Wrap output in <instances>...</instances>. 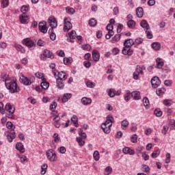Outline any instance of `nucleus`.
<instances>
[{
  "mask_svg": "<svg viewBox=\"0 0 175 175\" xmlns=\"http://www.w3.org/2000/svg\"><path fill=\"white\" fill-rule=\"evenodd\" d=\"M69 38H70L67 39L68 42H70L71 43H73V42H75L73 40L76 39V31L74 30L72 31L70 33Z\"/></svg>",
  "mask_w": 175,
  "mask_h": 175,
  "instance_id": "26",
  "label": "nucleus"
},
{
  "mask_svg": "<svg viewBox=\"0 0 175 175\" xmlns=\"http://www.w3.org/2000/svg\"><path fill=\"white\" fill-rule=\"evenodd\" d=\"M135 44V42L132 39L126 40L124 42V46L125 47H132Z\"/></svg>",
  "mask_w": 175,
  "mask_h": 175,
  "instance_id": "22",
  "label": "nucleus"
},
{
  "mask_svg": "<svg viewBox=\"0 0 175 175\" xmlns=\"http://www.w3.org/2000/svg\"><path fill=\"white\" fill-rule=\"evenodd\" d=\"M113 122H114V118H113V116L109 115L108 116H107V120H106L105 122L103 123L102 125L113 126Z\"/></svg>",
  "mask_w": 175,
  "mask_h": 175,
  "instance_id": "11",
  "label": "nucleus"
},
{
  "mask_svg": "<svg viewBox=\"0 0 175 175\" xmlns=\"http://www.w3.org/2000/svg\"><path fill=\"white\" fill-rule=\"evenodd\" d=\"M122 54L124 55H132L133 54V51L131 49L129 46H124V49L122 51Z\"/></svg>",
  "mask_w": 175,
  "mask_h": 175,
  "instance_id": "15",
  "label": "nucleus"
},
{
  "mask_svg": "<svg viewBox=\"0 0 175 175\" xmlns=\"http://www.w3.org/2000/svg\"><path fill=\"white\" fill-rule=\"evenodd\" d=\"M129 125V122H128V120H124L121 122V128L123 131H125V129L128 128Z\"/></svg>",
  "mask_w": 175,
  "mask_h": 175,
  "instance_id": "30",
  "label": "nucleus"
},
{
  "mask_svg": "<svg viewBox=\"0 0 175 175\" xmlns=\"http://www.w3.org/2000/svg\"><path fill=\"white\" fill-rule=\"evenodd\" d=\"M36 77H37V79H42V80H44V74L40 72H38L35 74Z\"/></svg>",
  "mask_w": 175,
  "mask_h": 175,
  "instance_id": "48",
  "label": "nucleus"
},
{
  "mask_svg": "<svg viewBox=\"0 0 175 175\" xmlns=\"http://www.w3.org/2000/svg\"><path fill=\"white\" fill-rule=\"evenodd\" d=\"M14 47H15V49H16L17 51H21L23 54H24V53H25V49H24V47H23V46H21L20 44H15Z\"/></svg>",
  "mask_w": 175,
  "mask_h": 175,
  "instance_id": "33",
  "label": "nucleus"
},
{
  "mask_svg": "<svg viewBox=\"0 0 175 175\" xmlns=\"http://www.w3.org/2000/svg\"><path fill=\"white\" fill-rule=\"evenodd\" d=\"M71 121H72V122H73V124H76V122H77V121H79V119L77 118V116L76 115H74L71 118Z\"/></svg>",
  "mask_w": 175,
  "mask_h": 175,
  "instance_id": "62",
  "label": "nucleus"
},
{
  "mask_svg": "<svg viewBox=\"0 0 175 175\" xmlns=\"http://www.w3.org/2000/svg\"><path fill=\"white\" fill-rule=\"evenodd\" d=\"M39 29L42 33H47V26H46V22L42 21L38 24Z\"/></svg>",
  "mask_w": 175,
  "mask_h": 175,
  "instance_id": "12",
  "label": "nucleus"
},
{
  "mask_svg": "<svg viewBox=\"0 0 175 175\" xmlns=\"http://www.w3.org/2000/svg\"><path fill=\"white\" fill-rule=\"evenodd\" d=\"M131 93L129 90L126 91V94L124 96V100H126V102H129V100H131Z\"/></svg>",
  "mask_w": 175,
  "mask_h": 175,
  "instance_id": "44",
  "label": "nucleus"
},
{
  "mask_svg": "<svg viewBox=\"0 0 175 175\" xmlns=\"http://www.w3.org/2000/svg\"><path fill=\"white\" fill-rule=\"evenodd\" d=\"M7 138L10 143L13 142V139H16V132H14V130H12L10 133H8Z\"/></svg>",
  "mask_w": 175,
  "mask_h": 175,
  "instance_id": "14",
  "label": "nucleus"
},
{
  "mask_svg": "<svg viewBox=\"0 0 175 175\" xmlns=\"http://www.w3.org/2000/svg\"><path fill=\"white\" fill-rule=\"evenodd\" d=\"M50 68L51 69H52V73H53V76L55 79H57V72H58V70L55 69V64L54 63L51 64Z\"/></svg>",
  "mask_w": 175,
  "mask_h": 175,
  "instance_id": "29",
  "label": "nucleus"
},
{
  "mask_svg": "<svg viewBox=\"0 0 175 175\" xmlns=\"http://www.w3.org/2000/svg\"><path fill=\"white\" fill-rule=\"evenodd\" d=\"M72 98V94L70 93H66L64 94L63 98H62V103H66Z\"/></svg>",
  "mask_w": 175,
  "mask_h": 175,
  "instance_id": "23",
  "label": "nucleus"
},
{
  "mask_svg": "<svg viewBox=\"0 0 175 175\" xmlns=\"http://www.w3.org/2000/svg\"><path fill=\"white\" fill-rule=\"evenodd\" d=\"M72 23H70V18H64V31L66 32L70 29H72Z\"/></svg>",
  "mask_w": 175,
  "mask_h": 175,
  "instance_id": "7",
  "label": "nucleus"
},
{
  "mask_svg": "<svg viewBox=\"0 0 175 175\" xmlns=\"http://www.w3.org/2000/svg\"><path fill=\"white\" fill-rule=\"evenodd\" d=\"M78 132L81 139H87V134L85 133H83V129H79Z\"/></svg>",
  "mask_w": 175,
  "mask_h": 175,
  "instance_id": "35",
  "label": "nucleus"
},
{
  "mask_svg": "<svg viewBox=\"0 0 175 175\" xmlns=\"http://www.w3.org/2000/svg\"><path fill=\"white\" fill-rule=\"evenodd\" d=\"M93 158L94 161H99L100 156L99 155V152L98 150L94 151L93 154Z\"/></svg>",
  "mask_w": 175,
  "mask_h": 175,
  "instance_id": "41",
  "label": "nucleus"
},
{
  "mask_svg": "<svg viewBox=\"0 0 175 175\" xmlns=\"http://www.w3.org/2000/svg\"><path fill=\"white\" fill-rule=\"evenodd\" d=\"M49 33H51L50 38L51 40H55V38H57V36L55 35V33L53 32V30L51 31V29L49 30Z\"/></svg>",
  "mask_w": 175,
  "mask_h": 175,
  "instance_id": "49",
  "label": "nucleus"
},
{
  "mask_svg": "<svg viewBox=\"0 0 175 175\" xmlns=\"http://www.w3.org/2000/svg\"><path fill=\"white\" fill-rule=\"evenodd\" d=\"M108 95L110 96V98H114V96H116V90L110 89L108 91Z\"/></svg>",
  "mask_w": 175,
  "mask_h": 175,
  "instance_id": "46",
  "label": "nucleus"
},
{
  "mask_svg": "<svg viewBox=\"0 0 175 175\" xmlns=\"http://www.w3.org/2000/svg\"><path fill=\"white\" fill-rule=\"evenodd\" d=\"M92 57H93L94 61H95L96 62H98V61H99V58L100 57L99 55V52H98V51H96V50L93 51Z\"/></svg>",
  "mask_w": 175,
  "mask_h": 175,
  "instance_id": "24",
  "label": "nucleus"
},
{
  "mask_svg": "<svg viewBox=\"0 0 175 175\" xmlns=\"http://www.w3.org/2000/svg\"><path fill=\"white\" fill-rule=\"evenodd\" d=\"M145 32L146 33V36H147L148 39H152V33H151L150 29L148 30H145Z\"/></svg>",
  "mask_w": 175,
  "mask_h": 175,
  "instance_id": "56",
  "label": "nucleus"
},
{
  "mask_svg": "<svg viewBox=\"0 0 175 175\" xmlns=\"http://www.w3.org/2000/svg\"><path fill=\"white\" fill-rule=\"evenodd\" d=\"M40 85H41V88H42V90H47L49 88V87H50V83H49V82L42 81Z\"/></svg>",
  "mask_w": 175,
  "mask_h": 175,
  "instance_id": "38",
  "label": "nucleus"
},
{
  "mask_svg": "<svg viewBox=\"0 0 175 175\" xmlns=\"http://www.w3.org/2000/svg\"><path fill=\"white\" fill-rule=\"evenodd\" d=\"M142 154L144 161H148V159H150V156L147 154V152H144Z\"/></svg>",
  "mask_w": 175,
  "mask_h": 175,
  "instance_id": "57",
  "label": "nucleus"
},
{
  "mask_svg": "<svg viewBox=\"0 0 175 175\" xmlns=\"http://www.w3.org/2000/svg\"><path fill=\"white\" fill-rule=\"evenodd\" d=\"M2 8H8L9 6V0H2L1 1Z\"/></svg>",
  "mask_w": 175,
  "mask_h": 175,
  "instance_id": "54",
  "label": "nucleus"
},
{
  "mask_svg": "<svg viewBox=\"0 0 175 175\" xmlns=\"http://www.w3.org/2000/svg\"><path fill=\"white\" fill-rule=\"evenodd\" d=\"M165 92H166V89H165L164 88H158L156 90V94L157 95H158V96H161V95H163Z\"/></svg>",
  "mask_w": 175,
  "mask_h": 175,
  "instance_id": "31",
  "label": "nucleus"
},
{
  "mask_svg": "<svg viewBox=\"0 0 175 175\" xmlns=\"http://www.w3.org/2000/svg\"><path fill=\"white\" fill-rule=\"evenodd\" d=\"M65 81L62 79H56V84L59 90H64V87H65V84L64 83Z\"/></svg>",
  "mask_w": 175,
  "mask_h": 175,
  "instance_id": "20",
  "label": "nucleus"
},
{
  "mask_svg": "<svg viewBox=\"0 0 175 175\" xmlns=\"http://www.w3.org/2000/svg\"><path fill=\"white\" fill-rule=\"evenodd\" d=\"M44 54L46 55V58H54V54H53L51 53V51L47 50V49H45L44 51Z\"/></svg>",
  "mask_w": 175,
  "mask_h": 175,
  "instance_id": "32",
  "label": "nucleus"
},
{
  "mask_svg": "<svg viewBox=\"0 0 175 175\" xmlns=\"http://www.w3.org/2000/svg\"><path fill=\"white\" fill-rule=\"evenodd\" d=\"M22 43L25 46H27V47H28V49H29V50H35V47H36V44L35 43V42L31 40V39L29 38L23 39L22 40Z\"/></svg>",
  "mask_w": 175,
  "mask_h": 175,
  "instance_id": "4",
  "label": "nucleus"
},
{
  "mask_svg": "<svg viewBox=\"0 0 175 175\" xmlns=\"http://www.w3.org/2000/svg\"><path fill=\"white\" fill-rule=\"evenodd\" d=\"M66 13H68V14H75V9L72 8L67 7L66 8Z\"/></svg>",
  "mask_w": 175,
  "mask_h": 175,
  "instance_id": "51",
  "label": "nucleus"
},
{
  "mask_svg": "<svg viewBox=\"0 0 175 175\" xmlns=\"http://www.w3.org/2000/svg\"><path fill=\"white\" fill-rule=\"evenodd\" d=\"M70 61H72L70 57H64V64H65V65H68V64H70Z\"/></svg>",
  "mask_w": 175,
  "mask_h": 175,
  "instance_id": "61",
  "label": "nucleus"
},
{
  "mask_svg": "<svg viewBox=\"0 0 175 175\" xmlns=\"http://www.w3.org/2000/svg\"><path fill=\"white\" fill-rule=\"evenodd\" d=\"M89 25H90V27H95V25H96V20L94 18L90 19L89 21Z\"/></svg>",
  "mask_w": 175,
  "mask_h": 175,
  "instance_id": "55",
  "label": "nucleus"
},
{
  "mask_svg": "<svg viewBox=\"0 0 175 175\" xmlns=\"http://www.w3.org/2000/svg\"><path fill=\"white\" fill-rule=\"evenodd\" d=\"M143 103L145 107H147L150 105V100H148V98L144 97L143 99Z\"/></svg>",
  "mask_w": 175,
  "mask_h": 175,
  "instance_id": "58",
  "label": "nucleus"
},
{
  "mask_svg": "<svg viewBox=\"0 0 175 175\" xmlns=\"http://www.w3.org/2000/svg\"><path fill=\"white\" fill-rule=\"evenodd\" d=\"M148 6H154L155 5V0H149L148 1Z\"/></svg>",
  "mask_w": 175,
  "mask_h": 175,
  "instance_id": "64",
  "label": "nucleus"
},
{
  "mask_svg": "<svg viewBox=\"0 0 175 175\" xmlns=\"http://www.w3.org/2000/svg\"><path fill=\"white\" fill-rule=\"evenodd\" d=\"M154 113L157 117H162V111H161V109H156Z\"/></svg>",
  "mask_w": 175,
  "mask_h": 175,
  "instance_id": "47",
  "label": "nucleus"
},
{
  "mask_svg": "<svg viewBox=\"0 0 175 175\" xmlns=\"http://www.w3.org/2000/svg\"><path fill=\"white\" fill-rule=\"evenodd\" d=\"M163 105L165 106H172V100L165 99L163 100Z\"/></svg>",
  "mask_w": 175,
  "mask_h": 175,
  "instance_id": "60",
  "label": "nucleus"
},
{
  "mask_svg": "<svg viewBox=\"0 0 175 175\" xmlns=\"http://www.w3.org/2000/svg\"><path fill=\"white\" fill-rule=\"evenodd\" d=\"M81 103L84 105L85 106H87L88 105H91L92 103V100L90 98L83 97L81 98Z\"/></svg>",
  "mask_w": 175,
  "mask_h": 175,
  "instance_id": "19",
  "label": "nucleus"
},
{
  "mask_svg": "<svg viewBox=\"0 0 175 175\" xmlns=\"http://www.w3.org/2000/svg\"><path fill=\"white\" fill-rule=\"evenodd\" d=\"M57 74H56V77L57 79H61V80H63V81H65L66 80V79H68V75H66V73L64 71H61V72H57Z\"/></svg>",
  "mask_w": 175,
  "mask_h": 175,
  "instance_id": "13",
  "label": "nucleus"
},
{
  "mask_svg": "<svg viewBox=\"0 0 175 175\" xmlns=\"http://www.w3.org/2000/svg\"><path fill=\"white\" fill-rule=\"evenodd\" d=\"M47 167H49V165H47V164H43L42 166H41V169H42V171H41V174L42 175H44L46 174V172H47Z\"/></svg>",
  "mask_w": 175,
  "mask_h": 175,
  "instance_id": "39",
  "label": "nucleus"
},
{
  "mask_svg": "<svg viewBox=\"0 0 175 175\" xmlns=\"http://www.w3.org/2000/svg\"><path fill=\"white\" fill-rule=\"evenodd\" d=\"M77 142L79 144V146H80L81 147H83V146L85 144V142L83 141V139H81V137H77Z\"/></svg>",
  "mask_w": 175,
  "mask_h": 175,
  "instance_id": "42",
  "label": "nucleus"
},
{
  "mask_svg": "<svg viewBox=\"0 0 175 175\" xmlns=\"http://www.w3.org/2000/svg\"><path fill=\"white\" fill-rule=\"evenodd\" d=\"M3 81H5L6 89L9 90L12 94H15V92H20V88L17 87V83L12 79V78L5 77V78H3Z\"/></svg>",
  "mask_w": 175,
  "mask_h": 175,
  "instance_id": "1",
  "label": "nucleus"
},
{
  "mask_svg": "<svg viewBox=\"0 0 175 175\" xmlns=\"http://www.w3.org/2000/svg\"><path fill=\"white\" fill-rule=\"evenodd\" d=\"M6 127L8 129H12V131H14L16 129V126H13V123L12 122H8L6 123Z\"/></svg>",
  "mask_w": 175,
  "mask_h": 175,
  "instance_id": "45",
  "label": "nucleus"
},
{
  "mask_svg": "<svg viewBox=\"0 0 175 175\" xmlns=\"http://www.w3.org/2000/svg\"><path fill=\"white\" fill-rule=\"evenodd\" d=\"M48 23L51 28V31H53L54 28H57V20H55V18H54V16L49 17L48 19Z\"/></svg>",
  "mask_w": 175,
  "mask_h": 175,
  "instance_id": "8",
  "label": "nucleus"
},
{
  "mask_svg": "<svg viewBox=\"0 0 175 175\" xmlns=\"http://www.w3.org/2000/svg\"><path fill=\"white\" fill-rule=\"evenodd\" d=\"M29 9V5H23L21 8V12L23 13V14H27V12H28Z\"/></svg>",
  "mask_w": 175,
  "mask_h": 175,
  "instance_id": "40",
  "label": "nucleus"
},
{
  "mask_svg": "<svg viewBox=\"0 0 175 175\" xmlns=\"http://www.w3.org/2000/svg\"><path fill=\"white\" fill-rule=\"evenodd\" d=\"M131 96L133 98L134 100H140V99H142V96H140V92L139 91L131 92Z\"/></svg>",
  "mask_w": 175,
  "mask_h": 175,
  "instance_id": "16",
  "label": "nucleus"
},
{
  "mask_svg": "<svg viewBox=\"0 0 175 175\" xmlns=\"http://www.w3.org/2000/svg\"><path fill=\"white\" fill-rule=\"evenodd\" d=\"M143 14H144V11H143V8H137L136 9V15L137 17H139V18H142V17H143Z\"/></svg>",
  "mask_w": 175,
  "mask_h": 175,
  "instance_id": "28",
  "label": "nucleus"
},
{
  "mask_svg": "<svg viewBox=\"0 0 175 175\" xmlns=\"http://www.w3.org/2000/svg\"><path fill=\"white\" fill-rule=\"evenodd\" d=\"M59 151L60 154H65L66 152V148L64 146L59 148Z\"/></svg>",
  "mask_w": 175,
  "mask_h": 175,
  "instance_id": "63",
  "label": "nucleus"
},
{
  "mask_svg": "<svg viewBox=\"0 0 175 175\" xmlns=\"http://www.w3.org/2000/svg\"><path fill=\"white\" fill-rule=\"evenodd\" d=\"M161 154V150L159 149L157 150H154L152 154H151V157L153 159H155V158H158V157H159V154Z\"/></svg>",
  "mask_w": 175,
  "mask_h": 175,
  "instance_id": "37",
  "label": "nucleus"
},
{
  "mask_svg": "<svg viewBox=\"0 0 175 175\" xmlns=\"http://www.w3.org/2000/svg\"><path fill=\"white\" fill-rule=\"evenodd\" d=\"M34 80L35 77H32L29 79L24 75L20 77V82L22 83V84H24V85H31Z\"/></svg>",
  "mask_w": 175,
  "mask_h": 175,
  "instance_id": "6",
  "label": "nucleus"
},
{
  "mask_svg": "<svg viewBox=\"0 0 175 175\" xmlns=\"http://www.w3.org/2000/svg\"><path fill=\"white\" fill-rule=\"evenodd\" d=\"M16 108L14 105H12L10 103H8L5 105L4 107V113H6V117L14 120V111Z\"/></svg>",
  "mask_w": 175,
  "mask_h": 175,
  "instance_id": "2",
  "label": "nucleus"
},
{
  "mask_svg": "<svg viewBox=\"0 0 175 175\" xmlns=\"http://www.w3.org/2000/svg\"><path fill=\"white\" fill-rule=\"evenodd\" d=\"M136 25V22L133 20H130L127 22V26L129 28H133Z\"/></svg>",
  "mask_w": 175,
  "mask_h": 175,
  "instance_id": "43",
  "label": "nucleus"
},
{
  "mask_svg": "<svg viewBox=\"0 0 175 175\" xmlns=\"http://www.w3.org/2000/svg\"><path fill=\"white\" fill-rule=\"evenodd\" d=\"M169 125H171V129L175 131V120L174 119H170L169 121Z\"/></svg>",
  "mask_w": 175,
  "mask_h": 175,
  "instance_id": "53",
  "label": "nucleus"
},
{
  "mask_svg": "<svg viewBox=\"0 0 175 175\" xmlns=\"http://www.w3.org/2000/svg\"><path fill=\"white\" fill-rule=\"evenodd\" d=\"M140 25L141 27H142V28H144L145 31L150 29V25H148V23L146 20L142 21L140 23Z\"/></svg>",
  "mask_w": 175,
  "mask_h": 175,
  "instance_id": "25",
  "label": "nucleus"
},
{
  "mask_svg": "<svg viewBox=\"0 0 175 175\" xmlns=\"http://www.w3.org/2000/svg\"><path fill=\"white\" fill-rule=\"evenodd\" d=\"M111 126H107L106 124H102L101 129H103L104 133L109 134L110 132H111Z\"/></svg>",
  "mask_w": 175,
  "mask_h": 175,
  "instance_id": "21",
  "label": "nucleus"
},
{
  "mask_svg": "<svg viewBox=\"0 0 175 175\" xmlns=\"http://www.w3.org/2000/svg\"><path fill=\"white\" fill-rule=\"evenodd\" d=\"M46 158H48L49 161H51V162H55L57 159H58L55 151L53 149H50L46 152Z\"/></svg>",
  "mask_w": 175,
  "mask_h": 175,
  "instance_id": "5",
  "label": "nucleus"
},
{
  "mask_svg": "<svg viewBox=\"0 0 175 175\" xmlns=\"http://www.w3.org/2000/svg\"><path fill=\"white\" fill-rule=\"evenodd\" d=\"M143 70H146V67L144 66H137L135 71L133 74L134 80H139V76H140V75H144Z\"/></svg>",
  "mask_w": 175,
  "mask_h": 175,
  "instance_id": "3",
  "label": "nucleus"
},
{
  "mask_svg": "<svg viewBox=\"0 0 175 175\" xmlns=\"http://www.w3.org/2000/svg\"><path fill=\"white\" fill-rule=\"evenodd\" d=\"M156 62H157V68L158 69H162V66H163V65H165V63L163 62H162V59L158 57L157 59H156Z\"/></svg>",
  "mask_w": 175,
  "mask_h": 175,
  "instance_id": "27",
  "label": "nucleus"
},
{
  "mask_svg": "<svg viewBox=\"0 0 175 175\" xmlns=\"http://www.w3.org/2000/svg\"><path fill=\"white\" fill-rule=\"evenodd\" d=\"M151 46L154 49V50L158 51L161 49V43L159 42H153Z\"/></svg>",
  "mask_w": 175,
  "mask_h": 175,
  "instance_id": "34",
  "label": "nucleus"
},
{
  "mask_svg": "<svg viewBox=\"0 0 175 175\" xmlns=\"http://www.w3.org/2000/svg\"><path fill=\"white\" fill-rule=\"evenodd\" d=\"M86 85L88 88H94L96 85L95 83L91 81H88V82H86Z\"/></svg>",
  "mask_w": 175,
  "mask_h": 175,
  "instance_id": "50",
  "label": "nucleus"
},
{
  "mask_svg": "<svg viewBox=\"0 0 175 175\" xmlns=\"http://www.w3.org/2000/svg\"><path fill=\"white\" fill-rule=\"evenodd\" d=\"M122 152L125 154L135 155V151L129 147H125L122 150Z\"/></svg>",
  "mask_w": 175,
  "mask_h": 175,
  "instance_id": "18",
  "label": "nucleus"
},
{
  "mask_svg": "<svg viewBox=\"0 0 175 175\" xmlns=\"http://www.w3.org/2000/svg\"><path fill=\"white\" fill-rule=\"evenodd\" d=\"M37 45H38L40 47H43L44 46H46V42H44L43 40H38L37 42Z\"/></svg>",
  "mask_w": 175,
  "mask_h": 175,
  "instance_id": "52",
  "label": "nucleus"
},
{
  "mask_svg": "<svg viewBox=\"0 0 175 175\" xmlns=\"http://www.w3.org/2000/svg\"><path fill=\"white\" fill-rule=\"evenodd\" d=\"M131 140L132 143H137V135H136V134L133 135L132 137H131Z\"/></svg>",
  "mask_w": 175,
  "mask_h": 175,
  "instance_id": "59",
  "label": "nucleus"
},
{
  "mask_svg": "<svg viewBox=\"0 0 175 175\" xmlns=\"http://www.w3.org/2000/svg\"><path fill=\"white\" fill-rule=\"evenodd\" d=\"M151 84L153 88H158L161 85V80L158 77H154L151 79Z\"/></svg>",
  "mask_w": 175,
  "mask_h": 175,
  "instance_id": "9",
  "label": "nucleus"
},
{
  "mask_svg": "<svg viewBox=\"0 0 175 175\" xmlns=\"http://www.w3.org/2000/svg\"><path fill=\"white\" fill-rule=\"evenodd\" d=\"M16 148L18 150V151H20L21 154H24V152H25V148H24V145H23V143L21 142L16 143Z\"/></svg>",
  "mask_w": 175,
  "mask_h": 175,
  "instance_id": "17",
  "label": "nucleus"
},
{
  "mask_svg": "<svg viewBox=\"0 0 175 175\" xmlns=\"http://www.w3.org/2000/svg\"><path fill=\"white\" fill-rule=\"evenodd\" d=\"M120 39H121V34H116L111 42V43H116V42H118Z\"/></svg>",
  "mask_w": 175,
  "mask_h": 175,
  "instance_id": "36",
  "label": "nucleus"
},
{
  "mask_svg": "<svg viewBox=\"0 0 175 175\" xmlns=\"http://www.w3.org/2000/svg\"><path fill=\"white\" fill-rule=\"evenodd\" d=\"M19 20L21 24H28V23H29V16L27 14H22L19 16Z\"/></svg>",
  "mask_w": 175,
  "mask_h": 175,
  "instance_id": "10",
  "label": "nucleus"
}]
</instances>
